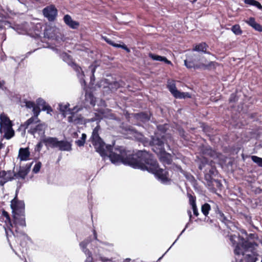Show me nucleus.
Masks as SVG:
<instances>
[{
    "instance_id": "423d86ee",
    "label": "nucleus",
    "mask_w": 262,
    "mask_h": 262,
    "mask_svg": "<svg viewBox=\"0 0 262 262\" xmlns=\"http://www.w3.org/2000/svg\"><path fill=\"white\" fill-rule=\"evenodd\" d=\"M69 107L70 104L68 102L60 103L58 104V109L64 117H66L67 115L72 113L73 111H76V112H79L82 109L81 106H79L78 105L74 106L72 109Z\"/></svg>"
},
{
    "instance_id": "ddd939ff",
    "label": "nucleus",
    "mask_w": 262,
    "mask_h": 262,
    "mask_svg": "<svg viewBox=\"0 0 262 262\" xmlns=\"http://www.w3.org/2000/svg\"><path fill=\"white\" fill-rule=\"evenodd\" d=\"M31 164L32 163L30 164H27L25 166L20 167L18 172L15 174L16 178L24 179L30 171Z\"/></svg>"
},
{
    "instance_id": "37998d69",
    "label": "nucleus",
    "mask_w": 262,
    "mask_h": 262,
    "mask_svg": "<svg viewBox=\"0 0 262 262\" xmlns=\"http://www.w3.org/2000/svg\"><path fill=\"white\" fill-rule=\"evenodd\" d=\"M218 215L219 218L222 222L226 223V222L228 221L226 216H225L224 214L222 212L219 211L218 213Z\"/></svg>"
},
{
    "instance_id": "338daca9",
    "label": "nucleus",
    "mask_w": 262,
    "mask_h": 262,
    "mask_svg": "<svg viewBox=\"0 0 262 262\" xmlns=\"http://www.w3.org/2000/svg\"><path fill=\"white\" fill-rule=\"evenodd\" d=\"M25 262H26V261H25Z\"/></svg>"
},
{
    "instance_id": "c9c22d12",
    "label": "nucleus",
    "mask_w": 262,
    "mask_h": 262,
    "mask_svg": "<svg viewBox=\"0 0 262 262\" xmlns=\"http://www.w3.org/2000/svg\"><path fill=\"white\" fill-rule=\"evenodd\" d=\"M86 135L85 134H82L81 138L75 141V143L79 147L83 146L85 142Z\"/></svg>"
},
{
    "instance_id": "0e129e2a",
    "label": "nucleus",
    "mask_w": 262,
    "mask_h": 262,
    "mask_svg": "<svg viewBox=\"0 0 262 262\" xmlns=\"http://www.w3.org/2000/svg\"><path fill=\"white\" fill-rule=\"evenodd\" d=\"M239 262H242V259H240Z\"/></svg>"
},
{
    "instance_id": "2eb2a0df",
    "label": "nucleus",
    "mask_w": 262,
    "mask_h": 262,
    "mask_svg": "<svg viewBox=\"0 0 262 262\" xmlns=\"http://www.w3.org/2000/svg\"><path fill=\"white\" fill-rule=\"evenodd\" d=\"M41 141L46 146H50L52 148L57 147L58 140L56 138L54 137H43L41 139Z\"/></svg>"
},
{
    "instance_id": "f3484780",
    "label": "nucleus",
    "mask_w": 262,
    "mask_h": 262,
    "mask_svg": "<svg viewBox=\"0 0 262 262\" xmlns=\"http://www.w3.org/2000/svg\"><path fill=\"white\" fill-rule=\"evenodd\" d=\"M65 24L73 29L78 28L79 23L78 21L73 20L70 15L67 14L63 17Z\"/></svg>"
},
{
    "instance_id": "aec40b11",
    "label": "nucleus",
    "mask_w": 262,
    "mask_h": 262,
    "mask_svg": "<svg viewBox=\"0 0 262 262\" xmlns=\"http://www.w3.org/2000/svg\"><path fill=\"white\" fill-rule=\"evenodd\" d=\"M2 179L0 180V185L3 186L7 182L10 181L12 179V173L10 171L6 172L3 171L0 173Z\"/></svg>"
},
{
    "instance_id": "dca6fc26",
    "label": "nucleus",
    "mask_w": 262,
    "mask_h": 262,
    "mask_svg": "<svg viewBox=\"0 0 262 262\" xmlns=\"http://www.w3.org/2000/svg\"><path fill=\"white\" fill-rule=\"evenodd\" d=\"M14 223L16 226L19 225L22 227L26 226L24 213H14Z\"/></svg>"
},
{
    "instance_id": "de8ad7c7",
    "label": "nucleus",
    "mask_w": 262,
    "mask_h": 262,
    "mask_svg": "<svg viewBox=\"0 0 262 262\" xmlns=\"http://www.w3.org/2000/svg\"><path fill=\"white\" fill-rule=\"evenodd\" d=\"M135 137L136 138H137L139 140H140V141H142L143 139V136L141 134H137V136Z\"/></svg>"
},
{
    "instance_id": "79ce46f5",
    "label": "nucleus",
    "mask_w": 262,
    "mask_h": 262,
    "mask_svg": "<svg viewBox=\"0 0 262 262\" xmlns=\"http://www.w3.org/2000/svg\"><path fill=\"white\" fill-rule=\"evenodd\" d=\"M32 111L34 114V117H36V119H38V116L40 114V108L37 106H35L33 108Z\"/></svg>"
},
{
    "instance_id": "6e6d98bb",
    "label": "nucleus",
    "mask_w": 262,
    "mask_h": 262,
    "mask_svg": "<svg viewBox=\"0 0 262 262\" xmlns=\"http://www.w3.org/2000/svg\"><path fill=\"white\" fill-rule=\"evenodd\" d=\"M10 246L11 247V248L12 249V250L13 251V252L16 254H17V253L15 252V251L14 250V249H13L12 247V245H11V244H10Z\"/></svg>"
},
{
    "instance_id": "864d4df0",
    "label": "nucleus",
    "mask_w": 262,
    "mask_h": 262,
    "mask_svg": "<svg viewBox=\"0 0 262 262\" xmlns=\"http://www.w3.org/2000/svg\"><path fill=\"white\" fill-rule=\"evenodd\" d=\"M188 224L189 223H187L186 225V226H185V228L183 229V230L181 232V233H180V234L179 235L178 238L180 237V236L184 232L185 230L186 229V228H187L188 227Z\"/></svg>"
},
{
    "instance_id": "a19ab883",
    "label": "nucleus",
    "mask_w": 262,
    "mask_h": 262,
    "mask_svg": "<svg viewBox=\"0 0 262 262\" xmlns=\"http://www.w3.org/2000/svg\"><path fill=\"white\" fill-rule=\"evenodd\" d=\"M41 166V163L40 162H37L35 164V165L33 168V172L35 173H38L40 169Z\"/></svg>"
},
{
    "instance_id": "5701e85b",
    "label": "nucleus",
    "mask_w": 262,
    "mask_h": 262,
    "mask_svg": "<svg viewBox=\"0 0 262 262\" xmlns=\"http://www.w3.org/2000/svg\"><path fill=\"white\" fill-rule=\"evenodd\" d=\"M245 23L253 28L255 30L258 32H262V27L255 21L254 17H250L245 20Z\"/></svg>"
},
{
    "instance_id": "20e7f679",
    "label": "nucleus",
    "mask_w": 262,
    "mask_h": 262,
    "mask_svg": "<svg viewBox=\"0 0 262 262\" xmlns=\"http://www.w3.org/2000/svg\"><path fill=\"white\" fill-rule=\"evenodd\" d=\"M99 244L100 250H96L95 255L99 257V260L101 262H133L130 258L123 259L119 256L109 257L107 256L111 253L114 251V245L113 243L100 241Z\"/></svg>"
},
{
    "instance_id": "c03bdc74",
    "label": "nucleus",
    "mask_w": 262,
    "mask_h": 262,
    "mask_svg": "<svg viewBox=\"0 0 262 262\" xmlns=\"http://www.w3.org/2000/svg\"><path fill=\"white\" fill-rule=\"evenodd\" d=\"M25 103H26V106L29 108H33L35 106L34 102H33L32 101H26L25 102Z\"/></svg>"
},
{
    "instance_id": "e433bc0d",
    "label": "nucleus",
    "mask_w": 262,
    "mask_h": 262,
    "mask_svg": "<svg viewBox=\"0 0 262 262\" xmlns=\"http://www.w3.org/2000/svg\"><path fill=\"white\" fill-rule=\"evenodd\" d=\"M252 160L256 163L259 166L262 167V158L256 156H251Z\"/></svg>"
},
{
    "instance_id": "39448f33",
    "label": "nucleus",
    "mask_w": 262,
    "mask_h": 262,
    "mask_svg": "<svg viewBox=\"0 0 262 262\" xmlns=\"http://www.w3.org/2000/svg\"><path fill=\"white\" fill-rule=\"evenodd\" d=\"M168 144V141L164 138L162 135L161 138H160L157 134L151 138L150 144L152 146V150L157 154H162L165 152L164 148V142Z\"/></svg>"
},
{
    "instance_id": "c756f323",
    "label": "nucleus",
    "mask_w": 262,
    "mask_h": 262,
    "mask_svg": "<svg viewBox=\"0 0 262 262\" xmlns=\"http://www.w3.org/2000/svg\"><path fill=\"white\" fill-rule=\"evenodd\" d=\"M38 119H36L35 117H32L28 120H27L23 124L21 125V127H24L25 129H27L29 125L33 123H36L39 122Z\"/></svg>"
},
{
    "instance_id": "f03ea898",
    "label": "nucleus",
    "mask_w": 262,
    "mask_h": 262,
    "mask_svg": "<svg viewBox=\"0 0 262 262\" xmlns=\"http://www.w3.org/2000/svg\"><path fill=\"white\" fill-rule=\"evenodd\" d=\"M229 237L232 245L235 246V255H245L246 262H255L257 260L258 254L255 251V247L257 244L246 241L239 235L231 234Z\"/></svg>"
},
{
    "instance_id": "a211bd4d",
    "label": "nucleus",
    "mask_w": 262,
    "mask_h": 262,
    "mask_svg": "<svg viewBox=\"0 0 262 262\" xmlns=\"http://www.w3.org/2000/svg\"><path fill=\"white\" fill-rule=\"evenodd\" d=\"M30 152L28 147L20 148L19 149L18 158L21 161H27L29 159Z\"/></svg>"
},
{
    "instance_id": "f8f14e48",
    "label": "nucleus",
    "mask_w": 262,
    "mask_h": 262,
    "mask_svg": "<svg viewBox=\"0 0 262 262\" xmlns=\"http://www.w3.org/2000/svg\"><path fill=\"white\" fill-rule=\"evenodd\" d=\"M25 204L23 202H16L14 199L11 202V207L13 209V213H24Z\"/></svg>"
},
{
    "instance_id": "603ef678",
    "label": "nucleus",
    "mask_w": 262,
    "mask_h": 262,
    "mask_svg": "<svg viewBox=\"0 0 262 262\" xmlns=\"http://www.w3.org/2000/svg\"><path fill=\"white\" fill-rule=\"evenodd\" d=\"M3 139H2L1 141L0 142V149L4 148L5 145L2 143Z\"/></svg>"
},
{
    "instance_id": "412c9836",
    "label": "nucleus",
    "mask_w": 262,
    "mask_h": 262,
    "mask_svg": "<svg viewBox=\"0 0 262 262\" xmlns=\"http://www.w3.org/2000/svg\"><path fill=\"white\" fill-rule=\"evenodd\" d=\"M13 125L12 121L9 117L4 113L0 115V128L8 126Z\"/></svg>"
},
{
    "instance_id": "72a5a7b5",
    "label": "nucleus",
    "mask_w": 262,
    "mask_h": 262,
    "mask_svg": "<svg viewBox=\"0 0 262 262\" xmlns=\"http://www.w3.org/2000/svg\"><path fill=\"white\" fill-rule=\"evenodd\" d=\"M210 206L208 203H205L202 206L201 211L205 216H207L210 210Z\"/></svg>"
},
{
    "instance_id": "2f4dec72",
    "label": "nucleus",
    "mask_w": 262,
    "mask_h": 262,
    "mask_svg": "<svg viewBox=\"0 0 262 262\" xmlns=\"http://www.w3.org/2000/svg\"><path fill=\"white\" fill-rule=\"evenodd\" d=\"M244 2L245 4L254 6L257 7L258 9L262 10V6L257 1L255 0H244Z\"/></svg>"
},
{
    "instance_id": "6ab92c4d",
    "label": "nucleus",
    "mask_w": 262,
    "mask_h": 262,
    "mask_svg": "<svg viewBox=\"0 0 262 262\" xmlns=\"http://www.w3.org/2000/svg\"><path fill=\"white\" fill-rule=\"evenodd\" d=\"M57 147L61 151H70L72 150V144L67 141H58Z\"/></svg>"
},
{
    "instance_id": "4c0bfd02",
    "label": "nucleus",
    "mask_w": 262,
    "mask_h": 262,
    "mask_svg": "<svg viewBox=\"0 0 262 262\" xmlns=\"http://www.w3.org/2000/svg\"><path fill=\"white\" fill-rule=\"evenodd\" d=\"M16 31L19 34H25L28 31V28L27 27V24L23 25V28H19L18 26H17L16 28Z\"/></svg>"
},
{
    "instance_id": "393cba45",
    "label": "nucleus",
    "mask_w": 262,
    "mask_h": 262,
    "mask_svg": "<svg viewBox=\"0 0 262 262\" xmlns=\"http://www.w3.org/2000/svg\"><path fill=\"white\" fill-rule=\"evenodd\" d=\"M149 57H150L154 60L163 61L168 64H172L171 62L168 60L166 57L164 56H161L152 53H149Z\"/></svg>"
},
{
    "instance_id": "b1692460",
    "label": "nucleus",
    "mask_w": 262,
    "mask_h": 262,
    "mask_svg": "<svg viewBox=\"0 0 262 262\" xmlns=\"http://www.w3.org/2000/svg\"><path fill=\"white\" fill-rule=\"evenodd\" d=\"M188 198H189V204L191 205L192 207V209L193 210V212L194 215L198 216L199 214V213L198 212L196 205V199L195 197L193 196L190 194H188Z\"/></svg>"
},
{
    "instance_id": "bb28decb",
    "label": "nucleus",
    "mask_w": 262,
    "mask_h": 262,
    "mask_svg": "<svg viewBox=\"0 0 262 262\" xmlns=\"http://www.w3.org/2000/svg\"><path fill=\"white\" fill-rule=\"evenodd\" d=\"M56 30L54 28H49L45 30L44 32L45 37L48 38L56 39L55 32Z\"/></svg>"
},
{
    "instance_id": "7ed1b4c3",
    "label": "nucleus",
    "mask_w": 262,
    "mask_h": 262,
    "mask_svg": "<svg viewBox=\"0 0 262 262\" xmlns=\"http://www.w3.org/2000/svg\"><path fill=\"white\" fill-rule=\"evenodd\" d=\"M93 236L89 237L79 243L80 250L86 256L84 262H94V259L99 260V257L95 255L96 250H100V241L98 239L95 230H93Z\"/></svg>"
},
{
    "instance_id": "6e6552de",
    "label": "nucleus",
    "mask_w": 262,
    "mask_h": 262,
    "mask_svg": "<svg viewBox=\"0 0 262 262\" xmlns=\"http://www.w3.org/2000/svg\"><path fill=\"white\" fill-rule=\"evenodd\" d=\"M45 128L46 126L44 124H38L35 127L31 126L28 132L34 135V137H37L36 135H38V137L43 138L45 137Z\"/></svg>"
},
{
    "instance_id": "a18cd8bd",
    "label": "nucleus",
    "mask_w": 262,
    "mask_h": 262,
    "mask_svg": "<svg viewBox=\"0 0 262 262\" xmlns=\"http://www.w3.org/2000/svg\"><path fill=\"white\" fill-rule=\"evenodd\" d=\"M42 141L39 142L35 146V150L39 151L42 147Z\"/></svg>"
},
{
    "instance_id": "473e14b6",
    "label": "nucleus",
    "mask_w": 262,
    "mask_h": 262,
    "mask_svg": "<svg viewBox=\"0 0 262 262\" xmlns=\"http://www.w3.org/2000/svg\"><path fill=\"white\" fill-rule=\"evenodd\" d=\"M184 63L185 66L189 69L194 68V69H199L201 68V66H199L198 64H195L194 62L188 61V60H184Z\"/></svg>"
},
{
    "instance_id": "58836bf2",
    "label": "nucleus",
    "mask_w": 262,
    "mask_h": 262,
    "mask_svg": "<svg viewBox=\"0 0 262 262\" xmlns=\"http://www.w3.org/2000/svg\"><path fill=\"white\" fill-rule=\"evenodd\" d=\"M74 69H75V70L76 71V72L77 73V76H78L79 78H80V79H83V77L84 75H83V71H82L81 68L78 67L76 64H74Z\"/></svg>"
},
{
    "instance_id": "052dcab7",
    "label": "nucleus",
    "mask_w": 262,
    "mask_h": 262,
    "mask_svg": "<svg viewBox=\"0 0 262 262\" xmlns=\"http://www.w3.org/2000/svg\"><path fill=\"white\" fill-rule=\"evenodd\" d=\"M243 233H246V231H244L243 232Z\"/></svg>"
},
{
    "instance_id": "f704fd0d",
    "label": "nucleus",
    "mask_w": 262,
    "mask_h": 262,
    "mask_svg": "<svg viewBox=\"0 0 262 262\" xmlns=\"http://www.w3.org/2000/svg\"><path fill=\"white\" fill-rule=\"evenodd\" d=\"M231 30L232 32L236 35H241L243 32L239 25H235L233 26Z\"/></svg>"
},
{
    "instance_id": "ea45409f",
    "label": "nucleus",
    "mask_w": 262,
    "mask_h": 262,
    "mask_svg": "<svg viewBox=\"0 0 262 262\" xmlns=\"http://www.w3.org/2000/svg\"><path fill=\"white\" fill-rule=\"evenodd\" d=\"M15 231H16V235L14 234V235L15 236H16L17 238H21L24 240L28 239V236L24 232H20L19 233H18L17 229H15Z\"/></svg>"
},
{
    "instance_id": "1a4fd4ad",
    "label": "nucleus",
    "mask_w": 262,
    "mask_h": 262,
    "mask_svg": "<svg viewBox=\"0 0 262 262\" xmlns=\"http://www.w3.org/2000/svg\"><path fill=\"white\" fill-rule=\"evenodd\" d=\"M12 126L0 128V134L3 139L9 140L14 136L15 132L12 128Z\"/></svg>"
},
{
    "instance_id": "680f3d73",
    "label": "nucleus",
    "mask_w": 262,
    "mask_h": 262,
    "mask_svg": "<svg viewBox=\"0 0 262 262\" xmlns=\"http://www.w3.org/2000/svg\"><path fill=\"white\" fill-rule=\"evenodd\" d=\"M6 233L8 235V232L6 230Z\"/></svg>"
},
{
    "instance_id": "3c124183",
    "label": "nucleus",
    "mask_w": 262,
    "mask_h": 262,
    "mask_svg": "<svg viewBox=\"0 0 262 262\" xmlns=\"http://www.w3.org/2000/svg\"><path fill=\"white\" fill-rule=\"evenodd\" d=\"M187 213H188V214L189 217V222H191V218H192L191 212L190 210H188Z\"/></svg>"
},
{
    "instance_id": "09e8293b",
    "label": "nucleus",
    "mask_w": 262,
    "mask_h": 262,
    "mask_svg": "<svg viewBox=\"0 0 262 262\" xmlns=\"http://www.w3.org/2000/svg\"><path fill=\"white\" fill-rule=\"evenodd\" d=\"M90 68L91 69L92 73V76H91V80H92V78L94 77V74L95 71V68H94L93 66L90 67Z\"/></svg>"
},
{
    "instance_id": "13d9d810",
    "label": "nucleus",
    "mask_w": 262,
    "mask_h": 262,
    "mask_svg": "<svg viewBox=\"0 0 262 262\" xmlns=\"http://www.w3.org/2000/svg\"><path fill=\"white\" fill-rule=\"evenodd\" d=\"M10 175L7 174L5 177H3L4 179L7 178L8 177H9Z\"/></svg>"
},
{
    "instance_id": "e2e57ef3",
    "label": "nucleus",
    "mask_w": 262,
    "mask_h": 262,
    "mask_svg": "<svg viewBox=\"0 0 262 262\" xmlns=\"http://www.w3.org/2000/svg\"><path fill=\"white\" fill-rule=\"evenodd\" d=\"M91 121H94V119H92Z\"/></svg>"
},
{
    "instance_id": "cd10ccee",
    "label": "nucleus",
    "mask_w": 262,
    "mask_h": 262,
    "mask_svg": "<svg viewBox=\"0 0 262 262\" xmlns=\"http://www.w3.org/2000/svg\"><path fill=\"white\" fill-rule=\"evenodd\" d=\"M102 38L106 42H107L108 43H109L110 45H111L114 47H118V48H122L125 49V50H126L127 52L129 51V49L125 45H121L114 43V42L112 40H111L110 38H107L106 36H102Z\"/></svg>"
},
{
    "instance_id": "4be33fe9",
    "label": "nucleus",
    "mask_w": 262,
    "mask_h": 262,
    "mask_svg": "<svg viewBox=\"0 0 262 262\" xmlns=\"http://www.w3.org/2000/svg\"><path fill=\"white\" fill-rule=\"evenodd\" d=\"M51 49L56 53L60 55V57L63 59V61L67 62L69 64H70V63L72 62L70 56L64 52L61 53V50L58 49L56 47H53L51 48Z\"/></svg>"
},
{
    "instance_id": "8fccbe9b",
    "label": "nucleus",
    "mask_w": 262,
    "mask_h": 262,
    "mask_svg": "<svg viewBox=\"0 0 262 262\" xmlns=\"http://www.w3.org/2000/svg\"><path fill=\"white\" fill-rule=\"evenodd\" d=\"M235 99H236V98H235V95L233 94H231L230 98V100H229L230 101V102L235 101Z\"/></svg>"
},
{
    "instance_id": "4468645a",
    "label": "nucleus",
    "mask_w": 262,
    "mask_h": 262,
    "mask_svg": "<svg viewBox=\"0 0 262 262\" xmlns=\"http://www.w3.org/2000/svg\"><path fill=\"white\" fill-rule=\"evenodd\" d=\"M36 102L37 106L39 107L40 108L41 107V110L43 111H47V114H50L53 111L51 107L49 104H47L43 99L39 98L36 100Z\"/></svg>"
},
{
    "instance_id": "a878e982",
    "label": "nucleus",
    "mask_w": 262,
    "mask_h": 262,
    "mask_svg": "<svg viewBox=\"0 0 262 262\" xmlns=\"http://www.w3.org/2000/svg\"><path fill=\"white\" fill-rule=\"evenodd\" d=\"M150 114L147 113H140L135 115L136 119L146 122L150 119Z\"/></svg>"
},
{
    "instance_id": "9b49d317",
    "label": "nucleus",
    "mask_w": 262,
    "mask_h": 262,
    "mask_svg": "<svg viewBox=\"0 0 262 262\" xmlns=\"http://www.w3.org/2000/svg\"><path fill=\"white\" fill-rule=\"evenodd\" d=\"M78 112L73 111V113L69 114L70 116L68 117V120L70 123H72L74 124H82L84 123L83 118L81 115H78L76 114Z\"/></svg>"
},
{
    "instance_id": "5fc2aeb1",
    "label": "nucleus",
    "mask_w": 262,
    "mask_h": 262,
    "mask_svg": "<svg viewBox=\"0 0 262 262\" xmlns=\"http://www.w3.org/2000/svg\"><path fill=\"white\" fill-rule=\"evenodd\" d=\"M133 262H143V261L141 260L137 259L136 260H133Z\"/></svg>"
},
{
    "instance_id": "7c9ffc66",
    "label": "nucleus",
    "mask_w": 262,
    "mask_h": 262,
    "mask_svg": "<svg viewBox=\"0 0 262 262\" xmlns=\"http://www.w3.org/2000/svg\"><path fill=\"white\" fill-rule=\"evenodd\" d=\"M214 62L213 61H208L206 60H203L201 59L200 60V64L199 66H201V68H208L212 66H214Z\"/></svg>"
},
{
    "instance_id": "49530a36",
    "label": "nucleus",
    "mask_w": 262,
    "mask_h": 262,
    "mask_svg": "<svg viewBox=\"0 0 262 262\" xmlns=\"http://www.w3.org/2000/svg\"><path fill=\"white\" fill-rule=\"evenodd\" d=\"M113 85L115 86V88L116 89L117 88L119 87V85L117 82H114L113 84H111L110 86H109V88L110 89H113L114 87Z\"/></svg>"
},
{
    "instance_id": "bf43d9fd",
    "label": "nucleus",
    "mask_w": 262,
    "mask_h": 262,
    "mask_svg": "<svg viewBox=\"0 0 262 262\" xmlns=\"http://www.w3.org/2000/svg\"><path fill=\"white\" fill-rule=\"evenodd\" d=\"M177 239H178V238H177V239L174 242V243H173V244L172 245V246L173 244H174V243H176V242H177Z\"/></svg>"
},
{
    "instance_id": "69168bd1",
    "label": "nucleus",
    "mask_w": 262,
    "mask_h": 262,
    "mask_svg": "<svg viewBox=\"0 0 262 262\" xmlns=\"http://www.w3.org/2000/svg\"><path fill=\"white\" fill-rule=\"evenodd\" d=\"M196 1H197V0H194V1H193V2H194Z\"/></svg>"
},
{
    "instance_id": "c85d7f7f",
    "label": "nucleus",
    "mask_w": 262,
    "mask_h": 262,
    "mask_svg": "<svg viewBox=\"0 0 262 262\" xmlns=\"http://www.w3.org/2000/svg\"><path fill=\"white\" fill-rule=\"evenodd\" d=\"M207 47L208 46L205 43L203 42L198 45H196L193 50L198 52H202L205 53L210 54L209 52H206Z\"/></svg>"
},
{
    "instance_id": "f257e3e1",
    "label": "nucleus",
    "mask_w": 262,
    "mask_h": 262,
    "mask_svg": "<svg viewBox=\"0 0 262 262\" xmlns=\"http://www.w3.org/2000/svg\"><path fill=\"white\" fill-rule=\"evenodd\" d=\"M91 138L96 151L104 159L108 157L114 164L123 163L134 168L147 170L154 174L163 184H167L169 181L167 171L159 168L157 161L148 152L140 150L136 154L132 155L122 147L113 149L111 145H106L99 136L98 126L93 130Z\"/></svg>"
},
{
    "instance_id": "9d476101",
    "label": "nucleus",
    "mask_w": 262,
    "mask_h": 262,
    "mask_svg": "<svg viewBox=\"0 0 262 262\" xmlns=\"http://www.w3.org/2000/svg\"><path fill=\"white\" fill-rule=\"evenodd\" d=\"M43 14L49 20H54L57 15V11L54 6H50L43 9Z\"/></svg>"
},
{
    "instance_id": "4d7b16f0",
    "label": "nucleus",
    "mask_w": 262,
    "mask_h": 262,
    "mask_svg": "<svg viewBox=\"0 0 262 262\" xmlns=\"http://www.w3.org/2000/svg\"><path fill=\"white\" fill-rule=\"evenodd\" d=\"M3 84L0 82V88L3 89Z\"/></svg>"
},
{
    "instance_id": "0eeeda50",
    "label": "nucleus",
    "mask_w": 262,
    "mask_h": 262,
    "mask_svg": "<svg viewBox=\"0 0 262 262\" xmlns=\"http://www.w3.org/2000/svg\"><path fill=\"white\" fill-rule=\"evenodd\" d=\"M167 87L171 93L176 98L181 99L190 97L188 93L180 92L178 91L174 81H168Z\"/></svg>"
}]
</instances>
